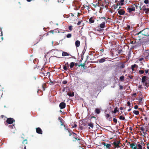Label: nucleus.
<instances>
[{"instance_id":"obj_7","label":"nucleus","mask_w":149,"mask_h":149,"mask_svg":"<svg viewBox=\"0 0 149 149\" xmlns=\"http://www.w3.org/2000/svg\"><path fill=\"white\" fill-rule=\"evenodd\" d=\"M143 10L145 11V13L148 14L149 12V8H147L146 5H144L142 7Z\"/></svg>"},{"instance_id":"obj_4","label":"nucleus","mask_w":149,"mask_h":149,"mask_svg":"<svg viewBox=\"0 0 149 149\" xmlns=\"http://www.w3.org/2000/svg\"><path fill=\"white\" fill-rule=\"evenodd\" d=\"M120 8L121 7H120L117 9L118 13L120 15H123L125 14V11L123 9H120Z\"/></svg>"},{"instance_id":"obj_18","label":"nucleus","mask_w":149,"mask_h":149,"mask_svg":"<svg viewBox=\"0 0 149 149\" xmlns=\"http://www.w3.org/2000/svg\"><path fill=\"white\" fill-rule=\"evenodd\" d=\"M43 71H44V69L42 68L41 70L42 73L43 74V75L44 76H47L48 73H49V72H47V73H44L43 72Z\"/></svg>"},{"instance_id":"obj_33","label":"nucleus","mask_w":149,"mask_h":149,"mask_svg":"<svg viewBox=\"0 0 149 149\" xmlns=\"http://www.w3.org/2000/svg\"><path fill=\"white\" fill-rule=\"evenodd\" d=\"M95 112L97 114H98L100 113V111L98 108H96L95 110Z\"/></svg>"},{"instance_id":"obj_16","label":"nucleus","mask_w":149,"mask_h":149,"mask_svg":"<svg viewBox=\"0 0 149 149\" xmlns=\"http://www.w3.org/2000/svg\"><path fill=\"white\" fill-rule=\"evenodd\" d=\"M69 55V54L66 52H62V56H68Z\"/></svg>"},{"instance_id":"obj_1","label":"nucleus","mask_w":149,"mask_h":149,"mask_svg":"<svg viewBox=\"0 0 149 149\" xmlns=\"http://www.w3.org/2000/svg\"><path fill=\"white\" fill-rule=\"evenodd\" d=\"M139 45H145L149 41V28H146L135 34Z\"/></svg>"},{"instance_id":"obj_41","label":"nucleus","mask_w":149,"mask_h":149,"mask_svg":"<svg viewBox=\"0 0 149 149\" xmlns=\"http://www.w3.org/2000/svg\"><path fill=\"white\" fill-rule=\"evenodd\" d=\"M139 72L140 74H142L144 73V71L143 70H140L139 71Z\"/></svg>"},{"instance_id":"obj_23","label":"nucleus","mask_w":149,"mask_h":149,"mask_svg":"<svg viewBox=\"0 0 149 149\" xmlns=\"http://www.w3.org/2000/svg\"><path fill=\"white\" fill-rule=\"evenodd\" d=\"M120 67L121 69H123L125 67V65L124 63H121L120 65Z\"/></svg>"},{"instance_id":"obj_52","label":"nucleus","mask_w":149,"mask_h":149,"mask_svg":"<svg viewBox=\"0 0 149 149\" xmlns=\"http://www.w3.org/2000/svg\"><path fill=\"white\" fill-rule=\"evenodd\" d=\"M64 70H66L67 69V68L66 67V66H64L63 67Z\"/></svg>"},{"instance_id":"obj_61","label":"nucleus","mask_w":149,"mask_h":149,"mask_svg":"<svg viewBox=\"0 0 149 149\" xmlns=\"http://www.w3.org/2000/svg\"><path fill=\"white\" fill-rule=\"evenodd\" d=\"M81 23V21H79L77 23V25H79Z\"/></svg>"},{"instance_id":"obj_8","label":"nucleus","mask_w":149,"mask_h":149,"mask_svg":"<svg viewBox=\"0 0 149 149\" xmlns=\"http://www.w3.org/2000/svg\"><path fill=\"white\" fill-rule=\"evenodd\" d=\"M66 106V104L64 102H61L59 105V107L61 109H63L65 108Z\"/></svg>"},{"instance_id":"obj_3","label":"nucleus","mask_w":149,"mask_h":149,"mask_svg":"<svg viewBox=\"0 0 149 149\" xmlns=\"http://www.w3.org/2000/svg\"><path fill=\"white\" fill-rule=\"evenodd\" d=\"M71 135H72L74 139L73 140V141L75 142L77 140V141H79L80 142L81 141V140L77 136V135L76 134L73 132H72L70 134L69 136H71Z\"/></svg>"},{"instance_id":"obj_26","label":"nucleus","mask_w":149,"mask_h":149,"mask_svg":"<svg viewBox=\"0 0 149 149\" xmlns=\"http://www.w3.org/2000/svg\"><path fill=\"white\" fill-rule=\"evenodd\" d=\"M136 146L139 147V149H142V146L140 144H139V142H138L137 143Z\"/></svg>"},{"instance_id":"obj_11","label":"nucleus","mask_w":149,"mask_h":149,"mask_svg":"<svg viewBox=\"0 0 149 149\" xmlns=\"http://www.w3.org/2000/svg\"><path fill=\"white\" fill-rule=\"evenodd\" d=\"M118 2L119 3V5H120L121 6H123L127 3L126 1L125 2L124 0H120Z\"/></svg>"},{"instance_id":"obj_38","label":"nucleus","mask_w":149,"mask_h":149,"mask_svg":"<svg viewBox=\"0 0 149 149\" xmlns=\"http://www.w3.org/2000/svg\"><path fill=\"white\" fill-rule=\"evenodd\" d=\"M58 119L59 120H60V123L61 124V125L62 126L64 124V123H63V122L62 121V120L61 119H60L59 117Z\"/></svg>"},{"instance_id":"obj_9","label":"nucleus","mask_w":149,"mask_h":149,"mask_svg":"<svg viewBox=\"0 0 149 149\" xmlns=\"http://www.w3.org/2000/svg\"><path fill=\"white\" fill-rule=\"evenodd\" d=\"M107 21H106V22H103L102 23L100 24L99 26V27H100V28L102 29H103L105 27V25L106 23H107Z\"/></svg>"},{"instance_id":"obj_53","label":"nucleus","mask_w":149,"mask_h":149,"mask_svg":"<svg viewBox=\"0 0 149 149\" xmlns=\"http://www.w3.org/2000/svg\"><path fill=\"white\" fill-rule=\"evenodd\" d=\"M138 106L137 105H136L134 106V108L135 109H137L138 108Z\"/></svg>"},{"instance_id":"obj_59","label":"nucleus","mask_w":149,"mask_h":149,"mask_svg":"<svg viewBox=\"0 0 149 149\" xmlns=\"http://www.w3.org/2000/svg\"><path fill=\"white\" fill-rule=\"evenodd\" d=\"M123 88V86L121 85L120 86V90L122 89Z\"/></svg>"},{"instance_id":"obj_49","label":"nucleus","mask_w":149,"mask_h":149,"mask_svg":"<svg viewBox=\"0 0 149 149\" xmlns=\"http://www.w3.org/2000/svg\"><path fill=\"white\" fill-rule=\"evenodd\" d=\"M64 0H58V2L63 3Z\"/></svg>"},{"instance_id":"obj_22","label":"nucleus","mask_w":149,"mask_h":149,"mask_svg":"<svg viewBox=\"0 0 149 149\" xmlns=\"http://www.w3.org/2000/svg\"><path fill=\"white\" fill-rule=\"evenodd\" d=\"M89 22L91 23H93L94 22V19L93 17H91L89 19Z\"/></svg>"},{"instance_id":"obj_21","label":"nucleus","mask_w":149,"mask_h":149,"mask_svg":"<svg viewBox=\"0 0 149 149\" xmlns=\"http://www.w3.org/2000/svg\"><path fill=\"white\" fill-rule=\"evenodd\" d=\"M124 76L122 75L120 77L119 79L122 82H123L124 81Z\"/></svg>"},{"instance_id":"obj_13","label":"nucleus","mask_w":149,"mask_h":149,"mask_svg":"<svg viewBox=\"0 0 149 149\" xmlns=\"http://www.w3.org/2000/svg\"><path fill=\"white\" fill-rule=\"evenodd\" d=\"M148 78L146 76H143L142 77L141 79V82L142 83L145 82L147 80V78Z\"/></svg>"},{"instance_id":"obj_19","label":"nucleus","mask_w":149,"mask_h":149,"mask_svg":"<svg viewBox=\"0 0 149 149\" xmlns=\"http://www.w3.org/2000/svg\"><path fill=\"white\" fill-rule=\"evenodd\" d=\"M113 144L115 148H118L119 147V146H118V143H117L115 141L113 142Z\"/></svg>"},{"instance_id":"obj_54","label":"nucleus","mask_w":149,"mask_h":149,"mask_svg":"<svg viewBox=\"0 0 149 149\" xmlns=\"http://www.w3.org/2000/svg\"><path fill=\"white\" fill-rule=\"evenodd\" d=\"M102 145H104V146H106V144L105 142H102Z\"/></svg>"},{"instance_id":"obj_10","label":"nucleus","mask_w":149,"mask_h":149,"mask_svg":"<svg viewBox=\"0 0 149 149\" xmlns=\"http://www.w3.org/2000/svg\"><path fill=\"white\" fill-rule=\"evenodd\" d=\"M36 132L39 134H42V131L40 127L36 128Z\"/></svg>"},{"instance_id":"obj_43","label":"nucleus","mask_w":149,"mask_h":149,"mask_svg":"<svg viewBox=\"0 0 149 149\" xmlns=\"http://www.w3.org/2000/svg\"><path fill=\"white\" fill-rule=\"evenodd\" d=\"M72 36V35L71 34L69 33L66 36V37L67 38H70Z\"/></svg>"},{"instance_id":"obj_14","label":"nucleus","mask_w":149,"mask_h":149,"mask_svg":"<svg viewBox=\"0 0 149 149\" xmlns=\"http://www.w3.org/2000/svg\"><path fill=\"white\" fill-rule=\"evenodd\" d=\"M143 97H140L139 100V105L142 104L143 102Z\"/></svg>"},{"instance_id":"obj_45","label":"nucleus","mask_w":149,"mask_h":149,"mask_svg":"<svg viewBox=\"0 0 149 149\" xmlns=\"http://www.w3.org/2000/svg\"><path fill=\"white\" fill-rule=\"evenodd\" d=\"M68 29L70 31H72L73 29L72 26H69L68 27Z\"/></svg>"},{"instance_id":"obj_24","label":"nucleus","mask_w":149,"mask_h":149,"mask_svg":"<svg viewBox=\"0 0 149 149\" xmlns=\"http://www.w3.org/2000/svg\"><path fill=\"white\" fill-rule=\"evenodd\" d=\"M105 116L109 120H110L111 117H110V115L109 114H107L105 115Z\"/></svg>"},{"instance_id":"obj_62","label":"nucleus","mask_w":149,"mask_h":149,"mask_svg":"<svg viewBox=\"0 0 149 149\" xmlns=\"http://www.w3.org/2000/svg\"><path fill=\"white\" fill-rule=\"evenodd\" d=\"M141 144L143 146H144L145 145V144L143 142H141Z\"/></svg>"},{"instance_id":"obj_40","label":"nucleus","mask_w":149,"mask_h":149,"mask_svg":"<svg viewBox=\"0 0 149 149\" xmlns=\"http://www.w3.org/2000/svg\"><path fill=\"white\" fill-rule=\"evenodd\" d=\"M118 54H123L122 53L123 52V50H122V49H120V50H118Z\"/></svg>"},{"instance_id":"obj_56","label":"nucleus","mask_w":149,"mask_h":149,"mask_svg":"<svg viewBox=\"0 0 149 149\" xmlns=\"http://www.w3.org/2000/svg\"><path fill=\"white\" fill-rule=\"evenodd\" d=\"M77 127V125L76 124H74V125L72 126V128H75Z\"/></svg>"},{"instance_id":"obj_15","label":"nucleus","mask_w":149,"mask_h":149,"mask_svg":"<svg viewBox=\"0 0 149 149\" xmlns=\"http://www.w3.org/2000/svg\"><path fill=\"white\" fill-rule=\"evenodd\" d=\"M75 45L76 47H79L80 45V42L79 40H77L75 42Z\"/></svg>"},{"instance_id":"obj_60","label":"nucleus","mask_w":149,"mask_h":149,"mask_svg":"<svg viewBox=\"0 0 149 149\" xmlns=\"http://www.w3.org/2000/svg\"><path fill=\"white\" fill-rule=\"evenodd\" d=\"M119 2H117V3L116 4V5L117 6H118L119 5H119Z\"/></svg>"},{"instance_id":"obj_32","label":"nucleus","mask_w":149,"mask_h":149,"mask_svg":"<svg viewBox=\"0 0 149 149\" xmlns=\"http://www.w3.org/2000/svg\"><path fill=\"white\" fill-rule=\"evenodd\" d=\"M88 125L90 127L92 128H93V124L92 123H91L88 124Z\"/></svg>"},{"instance_id":"obj_35","label":"nucleus","mask_w":149,"mask_h":149,"mask_svg":"<svg viewBox=\"0 0 149 149\" xmlns=\"http://www.w3.org/2000/svg\"><path fill=\"white\" fill-rule=\"evenodd\" d=\"M143 85L145 86H146V87H148L149 86V84H148L147 82H145L144 83H143Z\"/></svg>"},{"instance_id":"obj_31","label":"nucleus","mask_w":149,"mask_h":149,"mask_svg":"<svg viewBox=\"0 0 149 149\" xmlns=\"http://www.w3.org/2000/svg\"><path fill=\"white\" fill-rule=\"evenodd\" d=\"M27 139H26L23 141L22 142V144L25 145L26 144H27Z\"/></svg>"},{"instance_id":"obj_63","label":"nucleus","mask_w":149,"mask_h":149,"mask_svg":"<svg viewBox=\"0 0 149 149\" xmlns=\"http://www.w3.org/2000/svg\"><path fill=\"white\" fill-rule=\"evenodd\" d=\"M117 8V6H114V9H116Z\"/></svg>"},{"instance_id":"obj_47","label":"nucleus","mask_w":149,"mask_h":149,"mask_svg":"<svg viewBox=\"0 0 149 149\" xmlns=\"http://www.w3.org/2000/svg\"><path fill=\"white\" fill-rule=\"evenodd\" d=\"M144 3L146 4H147L148 3H149V0H145L144 1Z\"/></svg>"},{"instance_id":"obj_5","label":"nucleus","mask_w":149,"mask_h":149,"mask_svg":"<svg viewBox=\"0 0 149 149\" xmlns=\"http://www.w3.org/2000/svg\"><path fill=\"white\" fill-rule=\"evenodd\" d=\"M6 122L9 124H12L15 122V120L12 118H10L7 119Z\"/></svg>"},{"instance_id":"obj_27","label":"nucleus","mask_w":149,"mask_h":149,"mask_svg":"<svg viewBox=\"0 0 149 149\" xmlns=\"http://www.w3.org/2000/svg\"><path fill=\"white\" fill-rule=\"evenodd\" d=\"M26 149V146L24 144H22V145H21V146L20 147V149Z\"/></svg>"},{"instance_id":"obj_58","label":"nucleus","mask_w":149,"mask_h":149,"mask_svg":"<svg viewBox=\"0 0 149 149\" xmlns=\"http://www.w3.org/2000/svg\"><path fill=\"white\" fill-rule=\"evenodd\" d=\"M139 149V148H138L137 146H135V147H134L132 149Z\"/></svg>"},{"instance_id":"obj_36","label":"nucleus","mask_w":149,"mask_h":149,"mask_svg":"<svg viewBox=\"0 0 149 149\" xmlns=\"http://www.w3.org/2000/svg\"><path fill=\"white\" fill-rule=\"evenodd\" d=\"M111 144H107L106 145V146L107 147V148L108 149H109L111 147Z\"/></svg>"},{"instance_id":"obj_50","label":"nucleus","mask_w":149,"mask_h":149,"mask_svg":"<svg viewBox=\"0 0 149 149\" xmlns=\"http://www.w3.org/2000/svg\"><path fill=\"white\" fill-rule=\"evenodd\" d=\"M100 18L104 19L105 20V22H106V21H107V19H106L105 18V17H102Z\"/></svg>"},{"instance_id":"obj_64","label":"nucleus","mask_w":149,"mask_h":149,"mask_svg":"<svg viewBox=\"0 0 149 149\" xmlns=\"http://www.w3.org/2000/svg\"><path fill=\"white\" fill-rule=\"evenodd\" d=\"M74 65L77 66H78V65H78V64L77 63H74Z\"/></svg>"},{"instance_id":"obj_34","label":"nucleus","mask_w":149,"mask_h":149,"mask_svg":"<svg viewBox=\"0 0 149 149\" xmlns=\"http://www.w3.org/2000/svg\"><path fill=\"white\" fill-rule=\"evenodd\" d=\"M119 119L121 120H124L125 119V117L122 116H119Z\"/></svg>"},{"instance_id":"obj_51","label":"nucleus","mask_w":149,"mask_h":149,"mask_svg":"<svg viewBox=\"0 0 149 149\" xmlns=\"http://www.w3.org/2000/svg\"><path fill=\"white\" fill-rule=\"evenodd\" d=\"M128 77L130 79H132L133 77V76H132V75H129Z\"/></svg>"},{"instance_id":"obj_42","label":"nucleus","mask_w":149,"mask_h":149,"mask_svg":"<svg viewBox=\"0 0 149 149\" xmlns=\"http://www.w3.org/2000/svg\"><path fill=\"white\" fill-rule=\"evenodd\" d=\"M139 128L142 131H144L145 130V128L143 126L140 127Z\"/></svg>"},{"instance_id":"obj_17","label":"nucleus","mask_w":149,"mask_h":149,"mask_svg":"<svg viewBox=\"0 0 149 149\" xmlns=\"http://www.w3.org/2000/svg\"><path fill=\"white\" fill-rule=\"evenodd\" d=\"M67 95L70 97H73L74 95V92H68L67 93Z\"/></svg>"},{"instance_id":"obj_39","label":"nucleus","mask_w":149,"mask_h":149,"mask_svg":"<svg viewBox=\"0 0 149 149\" xmlns=\"http://www.w3.org/2000/svg\"><path fill=\"white\" fill-rule=\"evenodd\" d=\"M118 111V110H117V107H115L114 109V111H113V113H116Z\"/></svg>"},{"instance_id":"obj_25","label":"nucleus","mask_w":149,"mask_h":149,"mask_svg":"<svg viewBox=\"0 0 149 149\" xmlns=\"http://www.w3.org/2000/svg\"><path fill=\"white\" fill-rule=\"evenodd\" d=\"M137 65L136 64H134L131 66V69L132 71H135L134 68L136 67Z\"/></svg>"},{"instance_id":"obj_6","label":"nucleus","mask_w":149,"mask_h":149,"mask_svg":"<svg viewBox=\"0 0 149 149\" xmlns=\"http://www.w3.org/2000/svg\"><path fill=\"white\" fill-rule=\"evenodd\" d=\"M107 59V58L104 57L100 59H99L97 60V62L99 63H103L106 61Z\"/></svg>"},{"instance_id":"obj_20","label":"nucleus","mask_w":149,"mask_h":149,"mask_svg":"<svg viewBox=\"0 0 149 149\" xmlns=\"http://www.w3.org/2000/svg\"><path fill=\"white\" fill-rule=\"evenodd\" d=\"M130 148H131V149H132L134 147V146L135 147L136 146V143L135 142H133L131 144H130Z\"/></svg>"},{"instance_id":"obj_30","label":"nucleus","mask_w":149,"mask_h":149,"mask_svg":"<svg viewBox=\"0 0 149 149\" xmlns=\"http://www.w3.org/2000/svg\"><path fill=\"white\" fill-rule=\"evenodd\" d=\"M145 72L146 74H148V75H149V69H146L145 70Z\"/></svg>"},{"instance_id":"obj_2","label":"nucleus","mask_w":149,"mask_h":149,"mask_svg":"<svg viewBox=\"0 0 149 149\" xmlns=\"http://www.w3.org/2000/svg\"><path fill=\"white\" fill-rule=\"evenodd\" d=\"M137 6L136 4H134L132 5L131 7H128L127 8L128 12L129 13H132L133 12H134L135 10V7H136V8H137Z\"/></svg>"},{"instance_id":"obj_55","label":"nucleus","mask_w":149,"mask_h":149,"mask_svg":"<svg viewBox=\"0 0 149 149\" xmlns=\"http://www.w3.org/2000/svg\"><path fill=\"white\" fill-rule=\"evenodd\" d=\"M127 104L128 106H130V104H131V103H130V102H129V101H128L127 102Z\"/></svg>"},{"instance_id":"obj_44","label":"nucleus","mask_w":149,"mask_h":149,"mask_svg":"<svg viewBox=\"0 0 149 149\" xmlns=\"http://www.w3.org/2000/svg\"><path fill=\"white\" fill-rule=\"evenodd\" d=\"M85 62L83 64H81L79 65H78V66L79 67H80V66H81L83 67H84L85 65Z\"/></svg>"},{"instance_id":"obj_28","label":"nucleus","mask_w":149,"mask_h":149,"mask_svg":"<svg viewBox=\"0 0 149 149\" xmlns=\"http://www.w3.org/2000/svg\"><path fill=\"white\" fill-rule=\"evenodd\" d=\"M133 113L136 115H138L139 113V111H138L136 110H134L133 111Z\"/></svg>"},{"instance_id":"obj_46","label":"nucleus","mask_w":149,"mask_h":149,"mask_svg":"<svg viewBox=\"0 0 149 149\" xmlns=\"http://www.w3.org/2000/svg\"><path fill=\"white\" fill-rule=\"evenodd\" d=\"M113 121L114 123H116L117 122V119L115 118H114L113 119Z\"/></svg>"},{"instance_id":"obj_37","label":"nucleus","mask_w":149,"mask_h":149,"mask_svg":"<svg viewBox=\"0 0 149 149\" xmlns=\"http://www.w3.org/2000/svg\"><path fill=\"white\" fill-rule=\"evenodd\" d=\"M46 86V84H43L42 86V90L45 91V87Z\"/></svg>"},{"instance_id":"obj_12","label":"nucleus","mask_w":149,"mask_h":149,"mask_svg":"<svg viewBox=\"0 0 149 149\" xmlns=\"http://www.w3.org/2000/svg\"><path fill=\"white\" fill-rule=\"evenodd\" d=\"M137 41H138L137 39H137H136L135 41L134 40V41H131L130 43L132 44H137V45L138 46H141V45H139L138 44Z\"/></svg>"},{"instance_id":"obj_29","label":"nucleus","mask_w":149,"mask_h":149,"mask_svg":"<svg viewBox=\"0 0 149 149\" xmlns=\"http://www.w3.org/2000/svg\"><path fill=\"white\" fill-rule=\"evenodd\" d=\"M74 63L73 62H72L70 63V69H72V68L74 66Z\"/></svg>"},{"instance_id":"obj_57","label":"nucleus","mask_w":149,"mask_h":149,"mask_svg":"<svg viewBox=\"0 0 149 149\" xmlns=\"http://www.w3.org/2000/svg\"><path fill=\"white\" fill-rule=\"evenodd\" d=\"M65 66H68V67L69 66V64H68V62H67L65 63Z\"/></svg>"},{"instance_id":"obj_48","label":"nucleus","mask_w":149,"mask_h":149,"mask_svg":"<svg viewBox=\"0 0 149 149\" xmlns=\"http://www.w3.org/2000/svg\"><path fill=\"white\" fill-rule=\"evenodd\" d=\"M67 82H68L66 80H64L62 82V83L63 84H65L67 83Z\"/></svg>"}]
</instances>
